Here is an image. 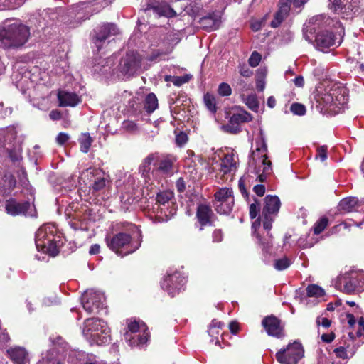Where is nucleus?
<instances>
[{"label": "nucleus", "mask_w": 364, "mask_h": 364, "mask_svg": "<svg viewBox=\"0 0 364 364\" xmlns=\"http://www.w3.org/2000/svg\"><path fill=\"white\" fill-rule=\"evenodd\" d=\"M58 98L60 107H75L80 102L79 96L73 92L60 91Z\"/></svg>", "instance_id": "29"}, {"label": "nucleus", "mask_w": 364, "mask_h": 364, "mask_svg": "<svg viewBox=\"0 0 364 364\" xmlns=\"http://www.w3.org/2000/svg\"><path fill=\"white\" fill-rule=\"evenodd\" d=\"M239 71L242 76L249 77L252 75V71L245 64H240Z\"/></svg>", "instance_id": "53"}, {"label": "nucleus", "mask_w": 364, "mask_h": 364, "mask_svg": "<svg viewBox=\"0 0 364 364\" xmlns=\"http://www.w3.org/2000/svg\"><path fill=\"white\" fill-rule=\"evenodd\" d=\"M11 358L16 364H27L28 363V353L22 348H14L8 350Z\"/></svg>", "instance_id": "31"}, {"label": "nucleus", "mask_w": 364, "mask_h": 364, "mask_svg": "<svg viewBox=\"0 0 364 364\" xmlns=\"http://www.w3.org/2000/svg\"><path fill=\"white\" fill-rule=\"evenodd\" d=\"M144 12L147 16L154 17H166L171 18L176 16V12L166 3L151 1L148 3Z\"/></svg>", "instance_id": "18"}, {"label": "nucleus", "mask_w": 364, "mask_h": 364, "mask_svg": "<svg viewBox=\"0 0 364 364\" xmlns=\"http://www.w3.org/2000/svg\"><path fill=\"white\" fill-rule=\"evenodd\" d=\"M290 4L291 0H280L279 10L274 16L277 23H282L285 20L290 10Z\"/></svg>", "instance_id": "32"}, {"label": "nucleus", "mask_w": 364, "mask_h": 364, "mask_svg": "<svg viewBox=\"0 0 364 364\" xmlns=\"http://www.w3.org/2000/svg\"><path fill=\"white\" fill-rule=\"evenodd\" d=\"M291 111L296 115L302 116L306 112V107L302 104L293 103L290 107Z\"/></svg>", "instance_id": "47"}, {"label": "nucleus", "mask_w": 364, "mask_h": 364, "mask_svg": "<svg viewBox=\"0 0 364 364\" xmlns=\"http://www.w3.org/2000/svg\"><path fill=\"white\" fill-rule=\"evenodd\" d=\"M262 324L266 330L268 335L279 338L282 335V327L280 321L274 316L265 317Z\"/></svg>", "instance_id": "25"}, {"label": "nucleus", "mask_w": 364, "mask_h": 364, "mask_svg": "<svg viewBox=\"0 0 364 364\" xmlns=\"http://www.w3.org/2000/svg\"><path fill=\"white\" fill-rule=\"evenodd\" d=\"M256 148L252 151L250 160V166H254V171L259 181L262 182L267 175L272 172L271 161L267 156V147L263 131L259 130V135L255 141Z\"/></svg>", "instance_id": "3"}, {"label": "nucleus", "mask_w": 364, "mask_h": 364, "mask_svg": "<svg viewBox=\"0 0 364 364\" xmlns=\"http://www.w3.org/2000/svg\"><path fill=\"white\" fill-rule=\"evenodd\" d=\"M309 1V0H291V3H292L294 8L301 10Z\"/></svg>", "instance_id": "61"}, {"label": "nucleus", "mask_w": 364, "mask_h": 364, "mask_svg": "<svg viewBox=\"0 0 364 364\" xmlns=\"http://www.w3.org/2000/svg\"><path fill=\"white\" fill-rule=\"evenodd\" d=\"M218 92L220 96H230L232 89L228 83L222 82L219 85Z\"/></svg>", "instance_id": "46"}, {"label": "nucleus", "mask_w": 364, "mask_h": 364, "mask_svg": "<svg viewBox=\"0 0 364 364\" xmlns=\"http://www.w3.org/2000/svg\"><path fill=\"white\" fill-rule=\"evenodd\" d=\"M122 129L129 133H135L138 131L137 124L131 120H125L122 122Z\"/></svg>", "instance_id": "43"}, {"label": "nucleus", "mask_w": 364, "mask_h": 364, "mask_svg": "<svg viewBox=\"0 0 364 364\" xmlns=\"http://www.w3.org/2000/svg\"><path fill=\"white\" fill-rule=\"evenodd\" d=\"M158 99L155 94H148L144 102V108L146 110V112L148 114H151L158 108Z\"/></svg>", "instance_id": "34"}, {"label": "nucleus", "mask_w": 364, "mask_h": 364, "mask_svg": "<svg viewBox=\"0 0 364 364\" xmlns=\"http://www.w3.org/2000/svg\"><path fill=\"white\" fill-rule=\"evenodd\" d=\"M238 159L232 152L225 155L220 164V172L223 174L232 173L237 170Z\"/></svg>", "instance_id": "27"}, {"label": "nucleus", "mask_w": 364, "mask_h": 364, "mask_svg": "<svg viewBox=\"0 0 364 364\" xmlns=\"http://www.w3.org/2000/svg\"><path fill=\"white\" fill-rule=\"evenodd\" d=\"M55 227L48 224L41 226L36 233V246L38 251L48 253L55 256L58 253L57 237L54 235ZM59 236H58V238Z\"/></svg>", "instance_id": "7"}, {"label": "nucleus", "mask_w": 364, "mask_h": 364, "mask_svg": "<svg viewBox=\"0 0 364 364\" xmlns=\"http://www.w3.org/2000/svg\"><path fill=\"white\" fill-rule=\"evenodd\" d=\"M33 18H30L29 21H37L39 22L60 21V19L55 18L56 14L51 9L44 10L41 13L38 12L36 15L33 14Z\"/></svg>", "instance_id": "33"}, {"label": "nucleus", "mask_w": 364, "mask_h": 364, "mask_svg": "<svg viewBox=\"0 0 364 364\" xmlns=\"http://www.w3.org/2000/svg\"><path fill=\"white\" fill-rule=\"evenodd\" d=\"M176 186L178 192H183L186 188L184 180L182 178H178L176 183Z\"/></svg>", "instance_id": "62"}, {"label": "nucleus", "mask_w": 364, "mask_h": 364, "mask_svg": "<svg viewBox=\"0 0 364 364\" xmlns=\"http://www.w3.org/2000/svg\"><path fill=\"white\" fill-rule=\"evenodd\" d=\"M82 334L91 344L103 345L109 341V329L100 319L90 318L84 323Z\"/></svg>", "instance_id": "5"}, {"label": "nucleus", "mask_w": 364, "mask_h": 364, "mask_svg": "<svg viewBox=\"0 0 364 364\" xmlns=\"http://www.w3.org/2000/svg\"><path fill=\"white\" fill-rule=\"evenodd\" d=\"M173 193L170 191H164L159 193L156 198V206L153 207V212L163 219L165 216L168 220V204L173 198Z\"/></svg>", "instance_id": "20"}, {"label": "nucleus", "mask_w": 364, "mask_h": 364, "mask_svg": "<svg viewBox=\"0 0 364 364\" xmlns=\"http://www.w3.org/2000/svg\"><path fill=\"white\" fill-rule=\"evenodd\" d=\"M335 286L346 294L363 291H364V272L362 270L346 272L338 277Z\"/></svg>", "instance_id": "8"}, {"label": "nucleus", "mask_w": 364, "mask_h": 364, "mask_svg": "<svg viewBox=\"0 0 364 364\" xmlns=\"http://www.w3.org/2000/svg\"><path fill=\"white\" fill-rule=\"evenodd\" d=\"M107 247L116 254L124 257L134 252L141 245L139 241H133L130 235L119 232L114 235H107L105 237Z\"/></svg>", "instance_id": "6"}, {"label": "nucleus", "mask_w": 364, "mask_h": 364, "mask_svg": "<svg viewBox=\"0 0 364 364\" xmlns=\"http://www.w3.org/2000/svg\"><path fill=\"white\" fill-rule=\"evenodd\" d=\"M4 181L6 183V186H8L9 190L13 189L16 186V179L15 177L11 174H6L4 176Z\"/></svg>", "instance_id": "52"}, {"label": "nucleus", "mask_w": 364, "mask_h": 364, "mask_svg": "<svg viewBox=\"0 0 364 364\" xmlns=\"http://www.w3.org/2000/svg\"><path fill=\"white\" fill-rule=\"evenodd\" d=\"M316 158L324 161L327 159V146H321L317 149V154Z\"/></svg>", "instance_id": "51"}, {"label": "nucleus", "mask_w": 364, "mask_h": 364, "mask_svg": "<svg viewBox=\"0 0 364 364\" xmlns=\"http://www.w3.org/2000/svg\"><path fill=\"white\" fill-rule=\"evenodd\" d=\"M235 203L233 191L229 188H221L214 194L213 205L217 213L228 215L231 213Z\"/></svg>", "instance_id": "10"}, {"label": "nucleus", "mask_w": 364, "mask_h": 364, "mask_svg": "<svg viewBox=\"0 0 364 364\" xmlns=\"http://www.w3.org/2000/svg\"><path fill=\"white\" fill-rule=\"evenodd\" d=\"M213 216L214 214L209 205L200 204L198 206L196 218L200 225V230H202L204 226L212 225Z\"/></svg>", "instance_id": "26"}, {"label": "nucleus", "mask_w": 364, "mask_h": 364, "mask_svg": "<svg viewBox=\"0 0 364 364\" xmlns=\"http://www.w3.org/2000/svg\"><path fill=\"white\" fill-rule=\"evenodd\" d=\"M247 178V177H246V176H242V178H240V179L239 181V183H238L239 189H240L241 193L242 194V196H244L245 197L247 196V192L245 188V182H246Z\"/></svg>", "instance_id": "55"}, {"label": "nucleus", "mask_w": 364, "mask_h": 364, "mask_svg": "<svg viewBox=\"0 0 364 364\" xmlns=\"http://www.w3.org/2000/svg\"><path fill=\"white\" fill-rule=\"evenodd\" d=\"M335 338V334L333 333H324L321 336V340L327 343H331Z\"/></svg>", "instance_id": "64"}, {"label": "nucleus", "mask_w": 364, "mask_h": 364, "mask_svg": "<svg viewBox=\"0 0 364 364\" xmlns=\"http://www.w3.org/2000/svg\"><path fill=\"white\" fill-rule=\"evenodd\" d=\"M191 78L192 75L190 74H186L183 76H174L173 77L172 82L176 86H181L188 82Z\"/></svg>", "instance_id": "45"}, {"label": "nucleus", "mask_w": 364, "mask_h": 364, "mask_svg": "<svg viewBox=\"0 0 364 364\" xmlns=\"http://www.w3.org/2000/svg\"><path fill=\"white\" fill-rule=\"evenodd\" d=\"M260 210V204L257 200L255 199V202L250 206V216L252 219L257 217Z\"/></svg>", "instance_id": "49"}, {"label": "nucleus", "mask_w": 364, "mask_h": 364, "mask_svg": "<svg viewBox=\"0 0 364 364\" xmlns=\"http://www.w3.org/2000/svg\"><path fill=\"white\" fill-rule=\"evenodd\" d=\"M315 100L321 112L336 114L348 102V90L341 84L331 82L325 87L317 89Z\"/></svg>", "instance_id": "1"}, {"label": "nucleus", "mask_w": 364, "mask_h": 364, "mask_svg": "<svg viewBox=\"0 0 364 364\" xmlns=\"http://www.w3.org/2000/svg\"><path fill=\"white\" fill-rule=\"evenodd\" d=\"M223 326L224 323L217 321L216 319L213 320L209 326L208 331V334L210 337L216 339L215 343H219L218 336L221 334L220 331Z\"/></svg>", "instance_id": "35"}, {"label": "nucleus", "mask_w": 364, "mask_h": 364, "mask_svg": "<svg viewBox=\"0 0 364 364\" xmlns=\"http://www.w3.org/2000/svg\"><path fill=\"white\" fill-rule=\"evenodd\" d=\"M154 159L153 154L148 156L144 159L140 168L142 170L143 173L148 172L150 170V166Z\"/></svg>", "instance_id": "50"}, {"label": "nucleus", "mask_w": 364, "mask_h": 364, "mask_svg": "<svg viewBox=\"0 0 364 364\" xmlns=\"http://www.w3.org/2000/svg\"><path fill=\"white\" fill-rule=\"evenodd\" d=\"M253 190L258 196H262L265 193V187L264 185H256L254 186Z\"/></svg>", "instance_id": "63"}, {"label": "nucleus", "mask_w": 364, "mask_h": 364, "mask_svg": "<svg viewBox=\"0 0 364 364\" xmlns=\"http://www.w3.org/2000/svg\"><path fill=\"white\" fill-rule=\"evenodd\" d=\"M349 340L348 341H343V345L339 346L333 350V353L336 357L342 359H346L348 357V354L353 355L355 353L356 348L360 346L357 344V346H353L351 347V343L354 342L355 335L353 332L348 333Z\"/></svg>", "instance_id": "24"}, {"label": "nucleus", "mask_w": 364, "mask_h": 364, "mask_svg": "<svg viewBox=\"0 0 364 364\" xmlns=\"http://www.w3.org/2000/svg\"><path fill=\"white\" fill-rule=\"evenodd\" d=\"M303 28L304 36L309 42L314 41L318 49L324 50L332 46H338L344 36V28L339 26L338 34L335 35L331 31L321 29L318 24H304Z\"/></svg>", "instance_id": "2"}, {"label": "nucleus", "mask_w": 364, "mask_h": 364, "mask_svg": "<svg viewBox=\"0 0 364 364\" xmlns=\"http://www.w3.org/2000/svg\"><path fill=\"white\" fill-rule=\"evenodd\" d=\"M360 207L359 200L355 197L345 198L338 203V209L344 213L358 210Z\"/></svg>", "instance_id": "30"}, {"label": "nucleus", "mask_w": 364, "mask_h": 364, "mask_svg": "<svg viewBox=\"0 0 364 364\" xmlns=\"http://www.w3.org/2000/svg\"><path fill=\"white\" fill-rule=\"evenodd\" d=\"M204 103L207 109L212 113H215L217 111L216 100L213 95L210 93H206L203 97Z\"/></svg>", "instance_id": "38"}, {"label": "nucleus", "mask_w": 364, "mask_h": 364, "mask_svg": "<svg viewBox=\"0 0 364 364\" xmlns=\"http://www.w3.org/2000/svg\"><path fill=\"white\" fill-rule=\"evenodd\" d=\"M119 33L116 24H102L98 26L91 33V41L95 46L97 51L102 48L106 40H109L112 36Z\"/></svg>", "instance_id": "15"}, {"label": "nucleus", "mask_w": 364, "mask_h": 364, "mask_svg": "<svg viewBox=\"0 0 364 364\" xmlns=\"http://www.w3.org/2000/svg\"><path fill=\"white\" fill-rule=\"evenodd\" d=\"M359 329L356 331L355 335L357 337H361L364 335V318L360 317L358 320Z\"/></svg>", "instance_id": "58"}, {"label": "nucleus", "mask_w": 364, "mask_h": 364, "mask_svg": "<svg viewBox=\"0 0 364 364\" xmlns=\"http://www.w3.org/2000/svg\"><path fill=\"white\" fill-rule=\"evenodd\" d=\"M303 356V347L296 341L289 343L276 353V358L281 364H296Z\"/></svg>", "instance_id": "13"}, {"label": "nucleus", "mask_w": 364, "mask_h": 364, "mask_svg": "<svg viewBox=\"0 0 364 364\" xmlns=\"http://www.w3.org/2000/svg\"><path fill=\"white\" fill-rule=\"evenodd\" d=\"M141 56L134 51L128 52L118 65L120 73L124 75H133L141 67Z\"/></svg>", "instance_id": "17"}, {"label": "nucleus", "mask_w": 364, "mask_h": 364, "mask_svg": "<svg viewBox=\"0 0 364 364\" xmlns=\"http://www.w3.org/2000/svg\"><path fill=\"white\" fill-rule=\"evenodd\" d=\"M186 283V277L178 271L170 269L161 282V286L167 293L173 297L183 289Z\"/></svg>", "instance_id": "11"}, {"label": "nucleus", "mask_w": 364, "mask_h": 364, "mask_svg": "<svg viewBox=\"0 0 364 364\" xmlns=\"http://www.w3.org/2000/svg\"><path fill=\"white\" fill-rule=\"evenodd\" d=\"M79 203L73 201L65 208V216L70 225L71 228L77 230L82 228L79 223L82 220V212L79 210Z\"/></svg>", "instance_id": "23"}, {"label": "nucleus", "mask_w": 364, "mask_h": 364, "mask_svg": "<svg viewBox=\"0 0 364 364\" xmlns=\"http://www.w3.org/2000/svg\"><path fill=\"white\" fill-rule=\"evenodd\" d=\"M114 59L113 57L106 59L105 63L102 65V68H100L99 65L95 66V71L101 73L102 75L109 73L114 65Z\"/></svg>", "instance_id": "41"}, {"label": "nucleus", "mask_w": 364, "mask_h": 364, "mask_svg": "<svg viewBox=\"0 0 364 364\" xmlns=\"http://www.w3.org/2000/svg\"><path fill=\"white\" fill-rule=\"evenodd\" d=\"M213 242H219L223 240V233L220 230H215L213 232Z\"/></svg>", "instance_id": "60"}, {"label": "nucleus", "mask_w": 364, "mask_h": 364, "mask_svg": "<svg viewBox=\"0 0 364 364\" xmlns=\"http://www.w3.org/2000/svg\"><path fill=\"white\" fill-rule=\"evenodd\" d=\"M30 36V30L25 24H9L0 26V46L17 48L23 46Z\"/></svg>", "instance_id": "4"}, {"label": "nucleus", "mask_w": 364, "mask_h": 364, "mask_svg": "<svg viewBox=\"0 0 364 364\" xmlns=\"http://www.w3.org/2000/svg\"><path fill=\"white\" fill-rule=\"evenodd\" d=\"M69 135L66 133H64V132H60L56 137V141L57 142L60 144V145H63L64 144L66 141H68V140L69 139Z\"/></svg>", "instance_id": "57"}, {"label": "nucleus", "mask_w": 364, "mask_h": 364, "mask_svg": "<svg viewBox=\"0 0 364 364\" xmlns=\"http://www.w3.org/2000/svg\"><path fill=\"white\" fill-rule=\"evenodd\" d=\"M306 294L309 297L318 298L324 295V290L316 284H311L306 288Z\"/></svg>", "instance_id": "39"}, {"label": "nucleus", "mask_w": 364, "mask_h": 364, "mask_svg": "<svg viewBox=\"0 0 364 364\" xmlns=\"http://www.w3.org/2000/svg\"><path fill=\"white\" fill-rule=\"evenodd\" d=\"M188 140L187 135L183 132H180L176 136V143L177 145L181 146L186 143Z\"/></svg>", "instance_id": "54"}, {"label": "nucleus", "mask_w": 364, "mask_h": 364, "mask_svg": "<svg viewBox=\"0 0 364 364\" xmlns=\"http://www.w3.org/2000/svg\"><path fill=\"white\" fill-rule=\"evenodd\" d=\"M129 332L124 334V338L131 346H142L149 339V333L144 323L136 320L128 324Z\"/></svg>", "instance_id": "9"}, {"label": "nucleus", "mask_w": 364, "mask_h": 364, "mask_svg": "<svg viewBox=\"0 0 364 364\" xmlns=\"http://www.w3.org/2000/svg\"><path fill=\"white\" fill-rule=\"evenodd\" d=\"M82 176L93 182L92 187L95 191L102 190L109 184L108 176H105L100 169L89 168L82 173Z\"/></svg>", "instance_id": "19"}, {"label": "nucleus", "mask_w": 364, "mask_h": 364, "mask_svg": "<svg viewBox=\"0 0 364 364\" xmlns=\"http://www.w3.org/2000/svg\"><path fill=\"white\" fill-rule=\"evenodd\" d=\"M359 4L360 0H328V8L342 18L348 20Z\"/></svg>", "instance_id": "16"}, {"label": "nucleus", "mask_w": 364, "mask_h": 364, "mask_svg": "<svg viewBox=\"0 0 364 364\" xmlns=\"http://www.w3.org/2000/svg\"><path fill=\"white\" fill-rule=\"evenodd\" d=\"M328 19H329V16H328L327 15H326V14H319V15L314 16L311 18V21H313V23L326 22V21H328Z\"/></svg>", "instance_id": "59"}, {"label": "nucleus", "mask_w": 364, "mask_h": 364, "mask_svg": "<svg viewBox=\"0 0 364 364\" xmlns=\"http://www.w3.org/2000/svg\"><path fill=\"white\" fill-rule=\"evenodd\" d=\"M264 203L262 218L264 229L267 231V235H269V231L272 228V223L274 220V216L279 212L281 203L277 196L270 195L265 197Z\"/></svg>", "instance_id": "14"}, {"label": "nucleus", "mask_w": 364, "mask_h": 364, "mask_svg": "<svg viewBox=\"0 0 364 364\" xmlns=\"http://www.w3.org/2000/svg\"><path fill=\"white\" fill-rule=\"evenodd\" d=\"M252 119V115L247 111L242 109L239 112L234 113L228 124L223 127L224 129L230 133H237L240 131V124L244 122H250Z\"/></svg>", "instance_id": "21"}, {"label": "nucleus", "mask_w": 364, "mask_h": 364, "mask_svg": "<svg viewBox=\"0 0 364 364\" xmlns=\"http://www.w3.org/2000/svg\"><path fill=\"white\" fill-rule=\"evenodd\" d=\"M105 296L100 291L90 289L82 296V304L83 309L88 314H97L102 310Z\"/></svg>", "instance_id": "12"}, {"label": "nucleus", "mask_w": 364, "mask_h": 364, "mask_svg": "<svg viewBox=\"0 0 364 364\" xmlns=\"http://www.w3.org/2000/svg\"><path fill=\"white\" fill-rule=\"evenodd\" d=\"M223 10H217L210 13H208L206 16L202 18L203 20L211 21L213 23H219L223 21Z\"/></svg>", "instance_id": "40"}, {"label": "nucleus", "mask_w": 364, "mask_h": 364, "mask_svg": "<svg viewBox=\"0 0 364 364\" xmlns=\"http://www.w3.org/2000/svg\"><path fill=\"white\" fill-rule=\"evenodd\" d=\"M243 102L250 109L255 112H258L259 105L257 97L255 94H251L247 95L246 97H243Z\"/></svg>", "instance_id": "36"}, {"label": "nucleus", "mask_w": 364, "mask_h": 364, "mask_svg": "<svg viewBox=\"0 0 364 364\" xmlns=\"http://www.w3.org/2000/svg\"><path fill=\"white\" fill-rule=\"evenodd\" d=\"M291 264V261L284 257L283 258L275 260L274 267L277 270L282 271L287 269Z\"/></svg>", "instance_id": "42"}, {"label": "nucleus", "mask_w": 364, "mask_h": 364, "mask_svg": "<svg viewBox=\"0 0 364 364\" xmlns=\"http://www.w3.org/2000/svg\"><path fill=\"white\" fill-rule=\"evenodd\" d=\"M328 219L322 218L318 220L314 225V231L316 235L320 234L327 226Z\"/></svg>", "instance_id": "44"}, {"label": "nucleus", "mask_w": 364, "mask_h": 364, "mask_svg": "<svg viewBox=\"0 0 364 364\" xmlns=\"http://www.w3.org/2000/svg\"><path fill=\"white\" fill-rule=\"evenodd\" d=\"M176 159L173 156H163L158 160L157 169L162 174L171 176L173 173V165Z\"/></svg>", "instance_id": "28"}, {"label": "nucleus", "mask_w": 364, "mask_h": 364, "mask_svg": "<svg viewBox=\"0 0 364 364\" xmlns=\"http://www.w3.org/2000/svg\"><path fill=\"white\" fill-rule=\"evenodd\" d=\"M92 142L93 140L89 134H82L79 138L80 151L83 153H87Z\"/></svg>", "instance_id": "37"}, {"label": "nucleus", "mask_w": 364, "mask_h": 364, "mask_svg": "<svg viewBox=\"0 0 364 364\" xmlns=\"http://www.w3.org/2000/svg\"><path fill=\"white\" fill-rule=\"evenodd\" d=\"M261 55L257 52V51H254L252 53L249 60H248V63H249V65L251 66V67H256L259 65V62L261 61Z\"/></svg>", "instance_id": "48"}, {"label": "nucleus", "mask_w": 364, "mask_h": 364, "mask_svg": "<svg viewBox=\"0 0 364 364\" xmlns=\"http://www.w3.org/2000/svg\"><path fill=\"white\" fill-rule=\"evenodd\" d=\"M316 323L318 326H322L324 328H328L331 326V321L326 317L318 316L316 319Z\"/></svg>", "instance_id": "56"}, {"label": "nucleus", "mask_w": 364, "mask_h": 364, "mask_svg": "<svg viewBox=\"0 0 364 364\" xmlns=\"http://www.w3.org/2000/svg\"><path fill=\"white\" fill-rule=\"evenodd\" d=\"M6 210L11 215H24L33 216V207L29 202L19 203L15 199H10L6 201Z\"/></svg>", "instance_id": "22"}]
</instances>
